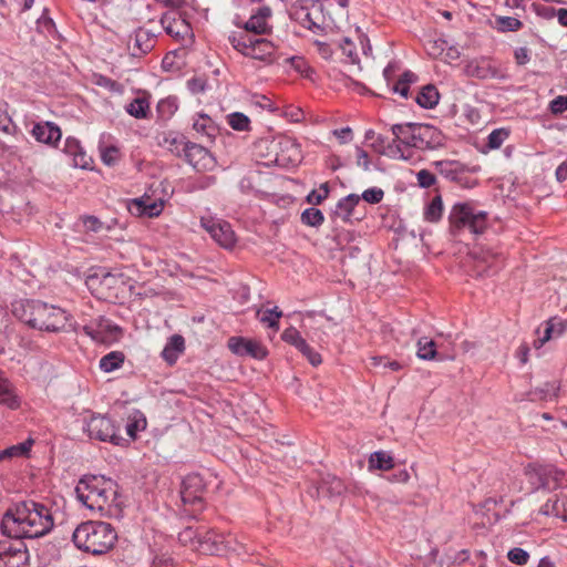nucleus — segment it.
<instances>
[{
  "label": "nucleus",
  "instance_id": "nucleus-60",
  "mask_svg": "<svg viewBox=\"0 0 567 567\" xmlns=\"http://www.w3.org/2000/svg\"><path fill=\"white\" fill-rule=\"evenodd\" d=\"M417 183L422 188H429L436 183V177L427 169H421L416 174Z\"/></svg>",
  "mask_w": 567,
  "mask_h": 567
},
{
  "label": "nucleus",
  "instance_id": "nucleus-58",
  "mask_svg": "<svg viewBox=\"0 0 567 567\" xmlns=\"http://www.w3.org/2000/svg\"><path fill=\"white\" fill-rule=\"evenodd\" d=\"M81 220L89 231L99 233L103 229L104 224L96 216L84 215L81 217Z\"/></svg>",
  "mask_w": 567,
  "mask_h": 567
},
{
  "label": "nucleus",
  "instance_id": "nucleus-25",
  "mask_svg": "<svg viewBox=\"0 0 567 567\" xmlns=\"http://www.w3.org/2000/svg\"><path fill=\"white\" fill-rule=\"evenodd\" d=\"M317 492L321 497L333 498L341 496L346 492V485L339 477L327 475L321 478Z\"/></svg>",
  "mask_w": 567,
  "mask_h": 567
},
{
  "label": "nucleus",
  "instance_id": "nucleus-52",
  "mask_svg": "<svg viewBox=\"0 0 567 567\" xmlns=\"http://www.w3.org/2000/svg\"><path fill=\"white\" fill-rule=\"evenodd\" d=\"M202 530L193 529V527H186L178 534V540L183 545L198 546V536H200Z\"/></svg>",
  "mask_w": 567,
  "mask_h": 567
},
{
  "label": "nucleus",
  "instance_id": "nucleus-45",
  "mask_svg": "<svg viewBox=\"0 0 567 567\" xmlns=\"http://www.w3.org/2000/svg\"><path fill=\"white\" fill-rule=\"evenodd\" d=\"M186 142L187 141H185L183 136H177L171 133L164 137L163 145H165L172 154L181 157L183 155L181 147H183Z\"/></svg>",
  "mask_w": 567,
  "mask_h": 567
},
{
  "label": "nucleus",
  "instance_id": "nucleus-38",
  "mask_svg": "<svg viewBox=\"0 0 567 567\" xmlns=\"http://www.w3.org/2000/svg\"><path fill=\"white\" fill-rule=\"evenodd\" d=\"M270 142H277V137L261 138L255 143V154L262 159V164L266 166L275 165L272 159H275L276 153H272L270 146L266 144Z\"/></svg>",
  "mask_w": 567,
  "mask_h": 567
},
{
  "label": "nucleus",
  "instance_id": "nucleus-7",
  "mask_svg": "<svg viewBox=\"0 0 567 567\" xmlns=\"http://www.w3.org/2000/svg\"><path fill=\"white\" fill-rule=\"evenodd\" d=\"M228 41L244 56L264 62H272L275 44L266 38L231 32L228 35Z\"/></svg>",
  "mask_w": 567,
  "mask_h": 567
},
{
  "label": "nucleus",
  "instance_id": "nucleus-46",
  "mask_svg": "<svg viewBox=\"0 0 567 567\" xmlns=\"http://www.w3.org/2000/svg\"><path fill=\"white\" fill-rule=\"evenodd\" d=\"M134 204H136L140 208V213L142 215H146L148 217H156L163 210V202H152L146 203L143 199H134Z\"/></svg>",
  "mask_w": 567,
  "mask_h": 567
},
{
  "label": "nucleus",
  "instance_id": "nucleus-9",
  "mask_svg": "<svg viewBox=\"0 0 567 567\" xmlns=\"http://www.w3.org/2000/svg\"><path fill=\"white\" fill-rule=\"evenodd\" d=\"M84 431L89 434L90 439L101 442H110L113 445L122 446L126 440L121 436L114 422L105 415H92L86 422Z\"/></svg>",
  "mask_w": 567,
  "mask_h": 567
},
{
  "label": "nucleus",
  "instance_id": "nucleus-63",
  "mask_svg": "<svg viewBox=\"0 0 567 567\" xmlns=\"http://www.w3.org/2000/svg\"><path fill=\"white\" fill-rule=\"evenodd\" d=\"M207 81L203 78H192L187 81V89L193 94L203 93L206 90Z\"/></svg>",
  "mask_w": 567,
  "mask_h": 567
},
{
  "label": "nucleus",
  "instance_id": "nucleus-8",
  "mask_svg": "<svg viewBox=\"0 0 567 567\" xmlns=\"http://www.w3.org/2000/svg\"><path fill=\"white\" fill-rule=\"evenodd\" d=\"M527 482L530 484L533 491L557 489L564 476V473L550 464H528L524 470Z\"/></svg>",
  "mask_w": 567,
  "mask_h": 567
},
{
  "label": "nucleus",
  "instance_id": "nucleus-23",
  "mask_svg": "<svg viewBox=\"0 0 567 567\" xmlns=\"http://www.w3.org/2000/svg\"><path fill=\"white\" fill-rule=\"evenodd\" d=\"M0 404L10 410H18L21 406V399L17 394L16 386L0 369Z\"/></svg>",
  "mask_w": 567,
  "mask_h": 567
},
{
  "label": "nucleus",
  "instance_id": "nucleus-56",
  "mask_svg": "<svg viewBox=\"0 0 567 567\" xmlns=\"http://www.w3.org/2000/svg\"><path fill=\"white\" fill-rule=\"evenodd\" d=\"M360 197L369 204H379L384 197V192L379 187H371L365 189Z\"/></svg>",
  "mask_w": 567,
  "mask_h": 567
},
{
  "label": "nucleus",
  "instance_id": "nucleus-16",
  "mask_svg": "<svg viewBox=\"0 0 567 567\" xmlns=\"http://www.w3.org/2000/svg\"><path fill=\"white\" fill-rule=\"evenodd\" d=\"M320 6L315 2L305 0L292 7L291 17L293 20L300 23L303 28L312 31L313 33L322 32V27L317 22L315 12H318Z\"/></svg>",
  "mask_w": 567,
  "mask_h": 567
},
{
  "label": "nucleus",
  "instance_id": "nucleus-3",
  "mask_svg": "<svg viewBox=\"0 0 567 567\" xmlns=\"http://www.w3.org/2000/svg\"><path fill=\"white\" fill-rule=\"evenodd\" d=\"M12 315L29 327L47 332L65 330L69 321L64 309L40 300H16L12 302Z\"/></svg>",
  "mask_w": 567,
  "mask_h": 567
},
{
  "label": "nucleus",
  "instance_id": "nucleus-15",
  "mask_svg": "<svg viewBox=\"0 0 567 567\" xmlns=\"http://www.w3.org/2000/svg\"><path fill=\"white\" fill-rule=\"evenodd\" d=\"M272 16V10L268 6H262L251 14V17L243 24L236 23L237 27L243 28L244 32L255 37L270 34L272 27L268 23V20Z\"/></svg>",
  "mask_w": 567,
  "mask_h": 567
},
{
  "label": "nucleus",
  "instance_id": "nucleus-1",
  "mask_svg": "<svg viewBox=\"0 0 567 567\" xmlns=\"http://www.w3.org/2000/svg\"><path fill=\"white\" fill-rule=\"evenodd\" d=\"M54 526L47 505L28 499L8 508L1 520V532L8 538L0 540V567H29L30 555L23 538H40Z\"/></svg>",
  "mask_w": 567,
  "mask_h": 567
},
{
  "label": "nucleus",
  "instance_id": "nucleus-61",
  "mask_svg": "<svg viewBox=\"0 0 567 567\" xmlns=\"http://www.w3.org/2000/svg\"><path fill=\"white\" fill-rule=\"evenodd\" d=\"M549 111L554 115H559L567 111V96L558 95L549 103Z\"/></svg>",
  "mask_w": 567,
  "mask_h": 567
},
{
  "label": "nucleus",
  "instance_id": "nucleus-20",
  "mask_svg": "<svg viewBox=\"0 0 567 567\" xmlns=\"http://www.w3.org/2000/svg\"><path fill=\"white\" fill-rule=\"evenodd\" d=\"M416 148L435 150L443 145L444 136L440 130L430 124L416 123Z\"/></svg>",
  "mask_w": 567,
  "mask_h": 567
},
{
  "label": "nucleus",
  "instance_id": "nucleus-26",
  "mask_svg": "<svg viewBox=\"0 0 567 567\" xmlns=\"http://www.w3.org/2000/svg\"><path fill=\"white\" fill-rule=\"evenodd\" d=\"M185 351V339L181 334H173L165 344L161 355L169 365L176 363L178 357Z\"/></svg>",
  "mask_w": 567,
  "mask_h": 567
},
{
  "label": "nucleus",
  "instance_id": "nucleus-18",
  "mask_svg": "<svg viewBox=\"0 0 567 567\" xmlns=\"http://www.w3.org/2000/svg\"><path fill=\"white\" fill-rule=\"evenodd\" d=\"M156 44V35L145 28H137L127 43L132 56L141 58L150 53Z\"/></svg>",
  "mask_w": 567,
  "mask_h": 567
},
{
  "label": "nucleus",
  "instance_id": "nucleus-64",
  "mask_svg": "<svg viewBox=\"0 0 567 567\" xmlns=\"http://www.w3.org/2000/svg\"><path fill=\"white\" fill-rule=\"evenodd\" d=\"M558 517L567 522V492L557 495Z\"/></svg>",
  "mask_w": 567,
  "mask_h": 567
},
{
  "label": "nucleus",
  "instance_id": "nucleus-54",
  "mask_svg": "<svg viewBox=\"0 0 567 567\" xmlns=\"http://www.w3.org/2000/svg\"><path fill=\"white\" fill-rule=\"evenodd\" d=\"M507 558L513 564L524 566L529 559V554L523 548L515 547L507 553Z\"/></svg>",
  "mask_w": 567,
  "mask_h": 567
},
{
  "label": "nucleus",
  "instance_id": "nucleus-17",
  "mask_svg": "<svg viewBox=\"0 0 567 567\" xmlns=\"http://www.w3.org/2000/svg\"><path fill=\"white\" fill-rule=\"evenodd\" d=\"M202 225L220 247L226 249L234 247L236 236L229 223L224 220L203 219Z\"/></svg>",
  "mask_w": 567,
  "mask_h": 567
},
{
  "label": "nucleus",
  "instance_id": "nucleus-12",
  "mask_svg": "<svg viewBox=\"0 0 567 567\" xmlns=\"http://www.w3.org/2000/svg\"><path fill=\"white\" fill-rule=\"evenodd\" d=\"M471 255L474 258V267L480 277L492 276L503 266L502 254L489 247H475Z\"/></svg>",
  "mask_w": 567,
  "mask_h": 567
},
{
  "label": "nucleus",
  "instance_id": "nucleus-39",
  "mask_svg": "<svg viewBox=\"0 0 567 567\" xmlns=\"http://www.w3.org/2000/svg\"><path fill=\"white\" fill-rule=\"evenodd\" d=\"M443 214V202L441 195H436L424 208V219L429 223H437Z\"/></svg>",
  "mask_w": 567,
  "mask_h": 567
},
{
  "label": "nucleus",
  "instance_id": "nucleus-24",
  "mask_svg": "<svg viewBox=\"0 0 567 567\" xmlns=\"http://www.w3.org/2000/svg\"><path fill=\"white\" fill-rule=\"evenodd\" d=\"M393 143L416 148V123L394 124L391 126Z\"/></svg>",
  "mask_w": 567,
  "mask_h": 567
},
{
  "label": "nucleus",
  "instance_id": "nucleus-14",
  "mask_svg": "<svg viewBox=\"0 0 567 567\" xmlns=\"http://www.w3.org/2000/svg\"><path fill=\"white\" fill-rule=\"evenodd\" d=\"M181 150L186 162L198 172L210 171L216 165L215 157L200 144L188 141Z\"/></svg>",
  "mask_w": 567,
  "mask_h": 567
},
{
  "label": "nucleus",
  "instance_id": "nucleus-21",
  "mask_svg": "<svg viewBox=\"0 0 567 567\" xmlns=\"http://www.w3.org/2000/svg\"><path fill=\"white\" fill-rule=\"evenodd\" d=\"M32 136L41 143L54 146L61 138V130L52 122L37 123L32 131Z\"/></svg>",
  "mask_w": 567,
  "mask_h": 567
},
{
  "label": "nucleus",
  "instance_id": "nucleus-30",
  "mask_svg": "<svg viewBox=\"0 0 567 567\" xmlns=\"http://www.w3.org/2000/svg\"><path fill=\"white\" fill-rule=\"evenodd\" d=\"M193 128L205 136L209 143H213L218 134V126L206 114H198L197 118L194 120Z\"/></svg>",
  "mask_w": 567,
  "mask_h": 567
},
{
  "label": "nucleus",
  "instance_id": "nucleus-43",
  "mask_svg": "<svg viewBox=\"0 0 567 567\" xmlns=\"http://www.w3.org/2000/svg\"><path fill=\"white\" fill-rule=\"evenodd\" d=\"M300 220L303 225L320 227L324 221V216L320 209L310 207L302 212Z\"/></svg>",
  "mask_w": 567,
  "mask_h": 567
},
{
  "label": "nucleus",
  "instance_id": "nucleus-50",
  "mask_svg": "<svg viewBox=\"0 0 567 567\" xmlns=\"http://www.w3.org/2000/svg\"><path fill=\"white\" fill-rule=\"evenodd\" d=\"M496 23L502 32L517 31L523 27V22L514 17H498Z\"/></svg>",
  "mask_w": 567,
  "mask_h": 567
},
{
  "label": "nucleus",
  "instance_id": "nucleus-11",
  "mask_svg": "<svg viewBox=\"0 0 567 567\" xmlns=\"http://www.w3.org/2000/svg\"><path fill=\"white\" fill-rule=\"evenodd\" d=\"M270 146V151L276 153L272 162L278 166L297 165L301 161L300 145L296 140L287 136L277 137V142L266 143Z\"/></svg>",
  "mask_w": 567,
  "mask_h": 567
},
{
  "label": "nucleus",
  "instance_id": "nucleus-62",
  "mask_svg": "<svg viewBox=\"0 0 567 567\" xmlns=\"http://www.w3.org/2000/svg\"><path fill=\"white\" fill-rule=\"evenodd\" d=\"M340 48L342 50V53L350 59L352 63H355L359 61L358 54L355 52L354 43L349 39L344 38L340 44Z\"/></svg>",
  "mask_w": 567,
  "mask_h": 567
},
{
  "label": "nucleus",
  "instance_id": "nucleus-57",
  "mask_svg": "<svg viewBox=\"0 0 567 567\" xmlns=\"http://www.w3.org/2000/svg\"><path fill=\"white\" fill-rule=\"evenodd\" d=\"M118 148L115 146H106L101 151V158L104 164L112 166L118 161Z\"/></svg>",
  "mask_w": 567,
  "mask_h": 567
},
{
  "label": "nucleus",
  "instance_id": "nucleus-2",
  "mask_svg": "<svg viewBox=\"0 0 567 567\" xmlns=\"http://www.w3.org/2000/svg\"><path fill=\"white\" fill-rule=\"evenodd\" d=\"M118 484L103 475H84L80 478L75 493L78 499L90 509H96L102 516L120 518L123 515L124 501Z\"/></svg>",
  "mask_w": 567,
  "mask_h": 567
},
{
  "label": "nucleus",
  "instance_id": "nucleus-31",
  "mask_svg": "<svg viewBox=\"0 0 567 567\" xmlns=\"http://www.w3.org/2000/svg\"><path fill=\"white\" fill-rule=\"evenodd\" d=\"M360 200L361 197L357 194H350L341 198L336 206L334 215L340 217L343 221H349Z\"/></svg>",
  "mask_w": 567,
  "mask_h": 567
},
{
  "label": "nucleus",
  "instance_id": "nucleus-29",
  "mask_svg": "<svg viewBox=\"0 0 567 567\" xmlns=\"http://www.w3.org/2000/svg\"><path fill=\"white\" fill-rule=\"evenodd\" d=\"M372 148L382 155H388L394 158L408 159L409 156L404 155L402 147L396 143H388L386 137L379 134L371 144Z\"/></svg>",
  "mask_w": 567,
  "mask_h": 567
},
{
  "label": "nucleus",
  "instance_id": "nucleus-59",
  "mask_svg": "<svg viewBox=\"0 0 567 567\" xmlns=\"http://www.w3.org/2000/svg\"><path fill=\"white\" fill-rule=\"evenodd\" d=\"M371 362L373 367L390 368L392 371H399L402 365L399 361L390 360L386 357H372Z\"/></svg>",
  "mask_w": 567,
  "mask_h": 567
},
{
  "label": "nucleus",
  "instance_id": "nucleus-19",
  "mask_svg": "<svg viewBox=\"0 0 567 567\" xmlns=\"http://www.w3.org/2000/svg\"><path fill=\"white\" fill-rule=\"evenodd\" d=\"M227 548L225 536L213 529L202 532L198 536L196 549L205 555H223L227 551Z\"/></svg>",
  "mask_w": 567,
  "mask_h": 567
},
{
  "label": "nucleus",
  "instance_id": "nucleus-37",
  "mask_svg": "<svg viewBox=\"0 0 567 567\" xmlns=\"http://www.w3.org/2000/svg\"><path fill=\"white\" fill-rule=\"evenodd\" d=\"M177 110L178 103L175 96L162 99L156 105L157 116L163 122L169 120Z\"/></svg>",
  "mask_w": 567,
  "mask_h": 567
},
{
  "label": "nucleus",
  "instance_id": "nucleus-53",
  "mask_svg": "<svg viewBox=\"0 0 567 567\" xmlns=\"http://www.w3.org/2000/svg\"><path fill=\"white\" fill-rule=\"evenodd\" d=\"M508 135L509 132L505 128H497L492 131L487 137V146L492 150L501 147Z\"/></svg>",
  "mask_w": 567,
  "mask_h": 567
},
{
  "label": "nucleus",
  "instance_id": "nucleus-22",
  "mask_svg": "<svg viewBox=\"0 0 567 567\" xmlns=\"http://www.w3.org/2000/svg\"><path fill=\"white\" fill-rule=\"evenodd\" d=\"M83 329L93 340L102 343L117 341L122 333V329L118 326L110 324L109 322L105 324L101 323L97 329H93L91 326H85Z\"/></svg>",
  "mask_w": 567,
  "mask_h": 567
},
{
  "label": "nucleus",
  "instance_id": "nucleus-47",
  "mask_svg": "<svg viewBox=\"0 0 567 567\" xmlns=\"http://www.w3.org/2000/svg\"><path fill=\"white\" fill-rule=\"evenodd\" d=\"M290 63L292 69L300 73L305 78H311L313 74V69L308 64L307 60L303 56H291L286 60Z\"/></svg>",
  "mask_w": 567,
  "mask_h": 567
},
{
  "label": "nucleus",
  "instance_id": "nucleus-48",
  "mask_svg": "<svg viewBox=\"0 0 567 567\" xmlns=\"http://www.w3.org/2000/svg\"><path fill=\"white\" fill-rule=\"evenodd\" d=\"M282 317V311L275 307L272 309H266L261 312L260 321L266 323L269 328L278 330L279 319Z\"/></svg>",
  "mask_w": 567,
  "mask_h": 567
},
{
  "label": "nucleus",
  "instance_id": "nucleus-10",
  "mask_svg": "<svg viewBox=\"0 0 567 567\" xmlns=\"http://www.w3.org/2000/svg\"><path fill=\"white\" fill-rule=\"evenodd\" d=\"M161 24L165 32L178 41L183 47L194 42V32L185 14L179 11H169L162 16Z\"/></svg>",
  "mask_w": 567,
  "mask_h": 567
},
{
  "label": "nucleus",
  "instance_id": "nucleus-44",
  "mask_svg": "<svg viewBox=\"0 0 567 567\" xmlns=\"http://www.w3.org/2000/svg\"><path fill=\"white\" fill-rule=\"evenodd\" d=\"M559 386L555 383L546 382L543 386L535 388L530 394L533 400H548L557 396Z\"/></svg>",
  "mask_w": 567,
  "mask_h": 567
},
{
  "label": "nucleus",
  "instance_id": "nucleus-55",
  "mask_svg": "<svg viewBox=\"0 0 567 567\" xmlns=\"http://www.w3.org/2000/svg\"><path fill=\"white\" fill-rule=\"evenodd\" d=\"M150 567H177L168 553H155Z\"/></svg>",
  "mask_w": 567,
  "mask_h": 567
},
{
  "label": "nucleus",
  "instance_id": "nucleus-49",
  "mask_svg": "<svg viewBox=\"0 0 567 567\" xmlns=\"http://www.w3.org/2000/svg\"><path fill=\"white\" fill-rule=\"evenodd\" d=\"M228 124L235 131H248L250 120L244 113L235 112L228 115Z\"/></svg>",
  "mask_w": 567,
  "mask_h": 567
},
{
  "label": "nucleus",
  "instance_id": "nucleus-51",
  "mask_svg": "<svg viewBox=\"0 0 567 567\" xmlns=\"http://www.w3.org/2000/svg\"><path fill=\"white\" fill-rule=\"evenodd\" d=\"M329 193H330L329 184L326 182L320 185L318 190L317 189L311 190L308 194L306 200L311 205H320L329 196Z\"/></svg>",
  "mask_w": 567,
  "mask_h": 567
},
{
  "label": "nucleus",
  "instance_id": "nucleus-42",
  "mask_svg": "<svg viewBox=\"0 0 567 567\" xmlns=\"http://www.w3.org/2000/svg\"><path fill=\"white\" fill-rule=\"evenodd\" d=\"M369 463L371 467L382 471H389L394 466L393 457L383 451L372 453Z\"/></svg>",
  "mask_w": 567,
  "mask_h": 567
},
{
  "label": "nucleus",
  "instance_id": "nucleus-5",
  "mask_svg": "<svg viewBox=\"0 0 567 567\" xmlns=\"http://www.w3.org/2000/svg\"><path fill=\"white\" fill-rule=\"evenodd\" d=\"M450 231L457 236L462 230L468 229L474 235L483 234L487 226V213L476 210L470 203H456L450 215Z\"/></svg>",
  "mask_w": 567,
  "mask_h": 567
},
{
  "label": "nucleus",
  "instance_id": "nucleus-4",
  "mask_svg": "<svg viewBox=\"0 0 567 567\" xmlns=\"http://www.w3.org/2000/svg\"><path fill=\"white\" fill-rule=\"evenodd\" d=\"M72 540L79 549L99 556L106 554L114 547L117 533L109 523L87 520L74 529Z\"/></svg>",
  "mask_w": 567,
  "mask_h": 567
},
{
  "label": "nucleus",
  "instance_id": "nucleus-13",
  "mask_svg": "<svg viewBox=\"0 0 567 567\" xmlns=\"http://www.w3.org/2000/svg\"><path fill=\"white\" fill-rule=\"evenodd\" d=\"M227 346L234 354L249 357L256 360H264L269 353L262 342L245 337H230L227 341Z\"/></svg>",
  "mask_w": 567,
  "mask_h": 567
},
{
  "label": "nucleus",
  "instance_id": "nucleus-28",
  "mask_svg": "<svg viewBox=\"0 0 567 567\" xmlns=\"http://www.w3.org/2000/svg\"><path fill=\"white\" fill-rule=\"evenodd\" d=\"M63 151L73 157L75 167L87 168L91 158H89L80 145V142L74 137H68L64 143Z\"/></svg>",
  "mask_w": 567,
  "mask_h": 567
},
{
  "label": "nucleus",
  "instance_id": "nucleus-6",
  "mask_svg": "<svg viewBox=\"0 0 567 567\" xmlns=\"http://www.w3.org/2000/svg\"><path fill=\"white\" fill-rule=\"evenodd\" d=\"M205 492L206 484L199 474L192 473L183 478L179 491L183 503L182 517L198 518V515L206 508Z\"/></svg>",
  "mask_w": 567,
  "mask_h": 567
},
{
  "label": "nucleus",
  "instance_id": "nucleus-40",
  "mask_svg": "<svg viewBox=\"0 0 567 567\" xmlns=\"http://www.w3.org/2000/svg\"><path fill=\"white\" fill-rule=\"evenodd\" d=\"M417 357L421 360L430 361L439 357L436 351V343L425 337L420 338L417 341Z\"/></svg>",
  "mask_w": 567,
  "mask_h": 567
},
{
  "label": "nucleus",
  "instance_id": "nucleus-41",
  "mask_svg": "<svg viewBox=\"0 0 567 567\" xmlns=\"http://www.w3.org/2000/svg\"><path fill=\"white\" fill-rule=\"evenodd\" d=\"M435 166L439 171V173L444 176L445 178L454 182L455 179H458V174L461 169L464 167L457 162L453 161H440L435 162Z\"/></svg>",
  "mask_w": 567,
  "mask_h": 567
},
{
  "label": "nucleus",
  "instance_id": "nucleus-33",
  "mask_svg": "<svg viewBox=\"0 0 567 567\" xmlns=\"http://www.w3.org/2000/svg\"><path fill=\"white\" fill-rule=\"evenodd\" d=\"M125 111L135 118H148L151 114L150 101L145 96H137L125 106Z\"/></svg>",
  "mask_w": 567,
  "mask_h": 567
},
{
  "label": "nucleus",
  "instance_id": "nucleus-34",
  "mask_svg": "<svg viewBox=\"0 0 567 567\" xmlns=\"http://www.w3.org/2000/svg\"><path fill=\"white\" fill-rule=\"evenodd\" d=\"M439 100L440 93L432 84L423 86L415 99L416 103L423 109H433L439 103Z\"/></svg>",
  "mask_w": 567,
  "mask_h": 567
},
{
  "label": "nucleus",
  "instance_id": "nucleus-32",
  "mask_svg": "<svg viewBox=\"0 0 567 567\" xmlns=\"http://www.w3.org/2000/svg\"><path fill=\"white\" fill-rule=\"evenodd\" d=\"M465 71L467 75L477 79H487L496 74V70L487 62L486 59L473 60L468 62Z\"/></svg>",
  "mask_w": 567,
  "mask_h": 567
},
{
  "label": "nucleus",
  "instance_id": "nucleus-27",
  "mask_svg": "<svg viewBox=\"0 0 567 567\" xmlns=\"http://www.w3.org/2000/svg\"><path fill=\"white\" fill-rule=\"evenodd\" d=\"M567 329V320L553 317L545 322L544 336L535 340V347H542L546 341L560 337Z\"/></svg>",
  "mask_w": 567,
  "mask_h": 567
},
{
  "label": "nucleus",
  "instance_id": "nucleus-36",
  "mask_svg": "<svg viewBox=\"0 0 567 567\" xmlns=\"http://www.w3.org/2000/svg\"><path fill=\"white\" fill-rule=\"evenodd\" d=\"M33 443H34V441L32 439H28L24 442H21L19 444L9 446V447L0 451V462H3L6 460H11L13 457L28 456Z\"/></svg>",
  "mask_w": 567,
  "mask_h": 567
},
{
  "label": "nucleus",
  "instance_id": "nucleus-35",
  "mask_svg": "<svg viewBox=\"0 0 567 567\" xmlns=\"http://www.w3.org/2000/svg\"><path fill=\"white\" fill-rule=\"evenodd\" d=\"M125 361V354L122 351H111L100 359L99 367L103 372L110 373L120 369Z\"/></svg>",
  "mask_w": 567,
  "mask_h": 567
}]
</instances>
